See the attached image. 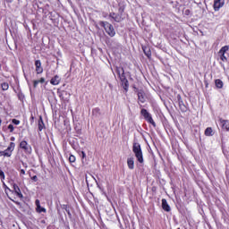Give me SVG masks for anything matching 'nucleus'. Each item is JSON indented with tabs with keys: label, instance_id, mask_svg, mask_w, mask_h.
<instances>
[{
	"label": "nucleus",
	"instance_id": "f257e3e1",
	"mask_svg": "<svg viewBox=\"0 0 229 229\" xmlns=\"http://www.w3.org/2000/svg\"><path fill=\"white\" fill-rule=\"evenodd\" d=\"M132 151L140 164H144V156L142 155V148H140V144L134 142L132 146Z\"/></svg>",
	"mask_w": 229,
	"mask_h": 229
},
{
	"label": "nucleus",
	"instance_id": "f03ea898",
	"mask_svg": "<svg viewBox=\"0 0 229 229\" xmlns=\"http://www.w3.org/2000/svg\"><path fill=\"white\" fill-rule=\"evenodd\" d=\"M140 114L144 117L145 121H147V123H149V124H152V126L154 128L157 127V123L153 120V116H151V114H149V112H148V110L143 108V109H141Z\"/></svg>",
	"mask_w": 229,
	"mask_h": 229
},
{
	"label": "nucleus",
	"instance_id": "7ed1b4c3",
	"mask_svg": "<svg viewBox=\"0 0 229 229\" xmlns=\"http://www.w3.org/2000/svg\"><path fill=\"white\" fill-rule=\"evenodd\" d=\"M101 26H103L109 37H115V30H114V26H112V24H110L108 21H102Z\"/></svg>",
	"mask_w": 229,
	"mask_h": 229
},
{
	"label": "nucleus",
	"instance_id": "20e7f679",
	"mask_svg": "<svg viewBox=\"0 0 229 229\" xmlns=\"http://www.w3.org/2000/svg\"><path fill=\"white\" fill-rule=\"evenodd\" d=\"M13 149H15V143L11 142L10 146L5 150H0V157L10 158V157H12V153H13Z\"/></svg>",
	"mask_w": 229,
	"mask_h": 229
},
{
	"label": "nucleus",
	"instance_id": "39448f33",
	"mask_svg": "<svg viewBox=\"0 0 229 229\" xmlns=\"http://www.w3.org/2000/svg\"><path fill=\"white\" fill-rule=\"evenodd\" d=\"M116 72L122 81V83H123L124 86V89L127 90L128 89V80H126V76L124 75V69L123 68H116Z\"/></svg>",
	"mask_w": 229,
	"mask_h": 229
},
{
	"label": "nucleus",
	"instance_id": "423d86ee",
	"mask_svg": "<svg viewBox=\"0 0 229 229\" xmlns=\"http://www.w3.org/2000/svg\"><path fill=\"white\" fill-rule=\"evenodd\" d=\"M228 50H229L228 46H225L219 50L218 55L220 56V60H222V62L228 61V58H226V55H225Z\"/></svg>",
	"mask_w": 229,
	"mask_h": 229
},
{
	"label": "nucleus",
	"instance_id": "0eeeda50",
	"mask_svg": "<svg viewBox=\"0 0 229 229\" xmlns=\"http://www.w3.org/2000/svg\"><path fill=\"white\" fill-rule=\"evenodd\" d=\"M20 148H21V149H23V151H25V153H29V155H30V153L32 151L31 145H29L28 141H26V140L21 141Z\"/></svg>",
	"mask_w": 229,
	"mask_h": 229
},
{
	"label": "nucleus",
	"instance_id": "6e6552de",
	"mask_svg": "<svg viewBox=\"0 0 229 229\" xmlns=\"http://www.w3.org/2000/svg\"><path fill=\"white\" fill-rule=\"evenodd\" d=\"M225 6V0H215L214 1V10L215 12H219L221 8Z\"/></svg>",
	"mask_w": 229,
	"mask_h": 229
},
{
	"label": "nucleus",
	"instance_id": "1a4fd4ad",
	"mask_svg": "<svg viewBox=\"0 0 229 229\" xmlns=\"http://www.w3.org/2000/svg\"><path fill=\"white\" fill-rule=\"evenodd\" d=\"M35 67L37 74H42V72H44V68H42V63L40 60L35 61Z\"/></svg>",
	"mask_w": 229,
	"mask_h": 229
},
{
	"label": "nucleus",
	"instance_id": "9d476101",
	"mask_svg": "<svg viewBox=\"0 0 229 229\" xmlns=\"http://www.w3.org/2000/svg\"><path fill=\"white\" fill-rule=\"evenodd\" d=\"M138 102L146 103V93H144L142 90L138 92Z\"/></svg>",
	"mask_w": 229,
	"mask_h": 229
},
{
	"label": "nucleus",
	"instance_id": "9b49d317",
	"mask_svg": "<svg viewBox=\"0 0 229 229\" xmlns=\"http://www.w3.org/2000/svg\"><path fill=\"white\" fill-rule=\"evenodd\" d=\"M219 123L222 124V129L229 131V122L228 120H224L223 118L219 119Z\"/></svg>",
	"mask_w": 229,
	"mask_h": 229
},
{
	"label": "nucleus",
	"instance_id": "f8f14e48",
	"mask_svg": "<svg viewBox=\"0 0 229 229\" xmlns=\"http://www.w3.org/2000/svg\"><path fill=\"white\" fill-rule=\"evenodd\" d=\"M162 208L165 212H171V206H169L165 199H162Z\"/></svg>",
	"mask_w": 229,
	"mask_h": 229
},
{
	"label": "nucleus",
	"instance_id": "ddd939ff",
	"mask_svg": "<svg viewBox=\"0 0 229 229\" xmlns=\"http://www.w3.org/2000/svg\"><path fill=\"white\" fill-rule=\"evenodd\" d=\"M109 17H111V19H113L115 22H121V21H123V16L115 14V13H111Z\"/></svg>",
	"mask_w": 229,
	"mask_h": 229
},
{
	"label": "nucleus",
	"instance_id": "4468645a",
	"mask_svg": "<svg viewBox=\"0 0 229 229\" xmlns=\"http://www.w3.org/2000/svg\"><path fill=\"white\" fill-rule=\"evenodd\" d=\"M127 165H128L129 169H131V170L135 169V161H134L133 157H129L127 159Z\"/></svg>",
	"mask_w": 229,
	"mask_h": 229
},
{
	"label": "nucleus",
	"instance_id": "2eb2a0df",
	"mask_svg": "<svg viewBox=\"0 0 229 229\" xmlns=\"http://www.w3.org/2000/svg\"><path fill=\"white\" fill-rule=\"evenodd\" d=\"M60 76L55 75V77H53L50 81L51 85H60Z\"/></svg>",
	"mask_w": 229,
	"mask_h": 229
},
{
	"label": "nucleus",
	"instance_id": "dca6fc26",
	"mask_svg": "<svg viewBox=\"0 0 229 229\" xmlns=\"http://www.w3.org/2000/svg\"><path fill=\"white\" fill-rule=\"evenodd\" d=\"M13 191L15 194L18 196V198H23L22 192H21V188H19L17 184H13Z\"/></svg>",
	"mask_w": 229,
	"mask_h": 229
},
{
	"label": "nucleus",
	"instance_id": "f3484780",
	"mask_svg": "<svg viewBox=\"0 0 229 229\" xmlns=\"http://www.w3.org/2000/svg\"><path fill=\"white\" fill-rule=\"evenodd\" d=\"M205 135L206 137H212L214 135V130H212V127H208L205 130Z\"/></svg>",
	"mask_w": 229,
	"mask_h": 229
},
{
	"label": "nucleus",
	"instance_id": "a211bd4d",
	"mask_svg": "<svg viewBox=\"0 0 229 229\" xmlns=\"http://www.w3.org/2000/svg\"><path fill=\"white\" fill-rule=\"evenodd\" d=\"M215 85L216 89H223V85H224L223 81H221L220 79H216L215 81Z\"/></svg>",
	"mask_w": 229,
	"mask_h": 229
},
{
	"label": "nucleus",
	"instance_id": "6ab92c4d",
	"mask_svg": "<svg viewBox=\"0 0 229 229\" xmlns=\"http://www.w3.org/2000/svg\"><path fill=\"white\" fill-rule=\"evenodd\" d=\"M45 81H46V79L44 78H41L40 80H36L33 81V86L37 88L38 83H44Z\"/></svg>",
	"mask_w": 229,
	"mask_h": 229
},
{
	"label": "nucleus",
	"instance_id": "aec40b11",
	"mask_svg": "<svg viewBox=\"0 0 229 229\" xmlns=\"http://www.w3.org/2000/svg\"><path fill=\"white\" fill-rule=\"evenodd\" d=\"M38 130L39 131H42L44 130V121H42V117H40L38 121Z\"/></svg>",
	"mask_w": 229,
	"mask_h": 229
},
{
	"label": "nucleus",
	"instance_id": "412c9836",
	"mask_svg": "<svg viewBox=\"0 0 229 229\" xmlns=\"http://www.w3.org/2000/svg\"><path fill=\"white\" fill-rule=\"evenodd\" d=\"M2 90H8L10 89V85H8V82H4L1 84Z\"/></svg>",
	"mask_w": 229,
	"mask_h": 229
},
{
	"label": "nucleus",
	"instance_id": "4be33fe9",
	"mask_svg": "<svg viewBox=\"0 0 229 229\" xmlns=\"http://www.w3.org/2000/svg\"><path fill=\"white\" fill-rule=\"evenodd\" d=\"M12 123H13V124H15L16 126H19V124H21V121H19L17 119H13Z\"/></svg>",
	"mask_w": 229,
	"mask_h": 229
},
{
	"label": "nucleus",
	"instance_id": "5701e85b",
	"mask_svg": "<svg viewBox=\"0 0 229 229\" xmlns=\"http://www.w3.org/2000/svg\"><path fill=\"white\" fill-rule=\"evenodd\" d=\"M69 161H70L71 163L76 162V157H74L73 155L70 156V157H69Z\"/></svg>",
	"mask_w": 229,
	"mask_h": 229
},
{
	"label": "nucleus",
	"instance_id": "b1692460",
	"mask_svg": "<svg viewBox=\"0 0 229 229\" xmlns=\"http://www.w3.org/2000/svg\"><path fill=\"white\" fill-rule=\"evenodd\" d=\"M0 178L1 180H4V172H3V170L0 169Z\"/></svg>",
	"mask_w": 229,
	"mask_h": 229
},
{
	"label": "nucleus",
	"instance_id": "393cba45",
	"mask_svg": "<svg viewBox=\"0 0 229 229\" xmlns=\"http://www.w3.org/2000/svg\"><path fill=\"white\" fill-rule=\"evenodd\" d=\"M8 130H10V132L12 133L13 131V130H14L13 125V124H9L8 125Z\"/></svg>",
	"mask_w": 229,
	"mask_h": 229
},
{
	"label": "nucleus",
	"instance_id": "a878e982",
	"mask_svg": "<svg viewBox=\"0 0 229 229\" xmlns=\"http://www.w3.org/2000/svg\"><path fill=\"white\" fill-rule=\"evenodd\" d=\"M38 211L40 213V212H46V208H38Z\"/></svg>",
	"mask_w": 229,
	"mask_h": 229
},
{
	"label": "nucleus",
	"instance_id": "bb28decb",
	"mask_svg": "<svg viewBox=\"0 0 229 229\" xmlns=\"http://www.w3.org/2000/svg\"><path fill=\"white\" fill-rule=\"evenodd\" d=\"M36 205L38 208H40V201L38 199L36 200Z\"/></svg>",
	"mask_w": 229,
	"mask_h": 229
},
{
	"label": "nucleus",
	"instance_id": "cd10ccee",
	"mask_svg": "<svg viewBox=\"0 0 229 229\" xmlns=\"http://www.w3.org/2000/svg\"><path fill=\"white\" fill-rule=\"evenodd\" d=\"M181 110L182 111V112H185V110H187V107L185 106H181Z\"/></svg>",
	"mask_w": 229,
	"mask_h": 229
},
{
	"label": "nucleus",
	"instance_id": "c85d7f7f",
	"mask_svg": "<svg viewBox=\"0 0 229 229\" xmlns=\"http://www.w3.org/2000/svg\"><path fill=\"white\" fill-rule=\"evenodd\" d=\"M20 174H26V171H25L24 169H21V170L20 171Z\"/></svg>",
	"mask_w": 229,
	"mask_h": 229
},
{
	"label": "nucleus",
	"instance_id": "c756f323",
	"mask_svg": "<svg viewBox=\"0 0 229 229\" xmlns=\"http://www.w3.org/2000/svg\"><path fill=\"white\" fill-rule=\"evenodd\" d=\"M145 55L149 58V56H151V52L149 51L148 53L145 52Z\"/></svg>",
	"mask_w": 229,
	"mask_h": 229
},
{
	"label": "nucleus",
	"instance_id": "7c9ffc66",
	"mask_svg": "<svg viewBox=\"0 0 229 229\" xmlns=\"http://www.w3.org/2000/svg\"><path fill=\"white\" fill-rule=\"evenodd\" d=\"M82 158H85V152H82Z\"/></svg>",
	"mask_w": 229,
	"mask_h": 229
},
{
	"label": "nucleus",
	"instance_id": "2f4dec72",
	"mask_svg": "<svg viewBox=\"0 0 229 229\" xmlns=\"http://www.w3.org/2000/svg\"><path fill=\"white\" fill-rule=\"evenodd\" d=\"M32 179H33V180H37V175H34V176L32 177Z\"/></svg>",
	"mask_w": 229,
	"mask_h": 229
},
{
	"label": "nucleus",
	"instance_id": "473e14b6",
	"mask_svg": "<svg viewBox=\"0 0 229 229\" xmlns=\"http://www.w3.org/2000/svg\"><path fill=\"white\" fill-rule=\"evenodd\" d=\"M16 203V205H21V202H15Z\"/></svg>",
	"mask_w": 229,
	"mask_h": 229
},
{
	"label": "nucleus",
	"instance_id": "72a5a7b5",
	"mask_svg": "<svg viewBox=\"0 0 229 229\" xmlns=\"http://www.w3.org/2000/svg\"><path fill=\"white\" fill-rule=\"evenodd\" d=\"M0 124H1V120H0Z\"/></svg>",
	"mask_w": 229,
	"mask_h": 229
}]
</instances>
